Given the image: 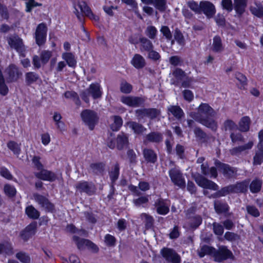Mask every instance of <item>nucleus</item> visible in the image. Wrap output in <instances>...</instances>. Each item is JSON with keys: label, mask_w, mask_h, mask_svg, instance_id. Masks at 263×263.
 <instances>
[{"label": "nucleus", "mask_w": 263, "mask_h": 263, "mask_svg": "<svg viewBox=\"0 0 263 263\" xmlns=\"http://www.w3.org/2000/svg\"><path fill=\"white\" fill-rule=\"evenodd\" d=\"M25 213L29 218L32 219H37L40 216L39 211L32 205L27 206Z\"/></svg>", "instance_id": "nucleus-33"}, {"label": "nucleus", "mask_w": 263, "mask_h": 263, "mask_svg": "<svg viewBox=\"0 0 263 263\" xmlns=\"http://www.w3.org/2000/svg\"><path fill=\"white\" fill-rule=\"evenodd\" d=\"M105 164L103 163H93L90 166L93 173L97 175L102 174L104 171Z\"/></svg>", "instance_id": "nucleus-39"}, {"label": "nucleus", "mask_w": 263, "mask_h": 263, "mask_svg": "<svg viewBox=\"0 0 263 263\" xmlns=\"http://www.w3.org/2000/svg\"><path fill=\"white\" fill-rule=\"evenodd\" d=\"M73 240L75 242L79 250H83L86 248L87 245H88L87 241H89L88 239L80 238L77 236H73Z\"/></svg>", "instance_id": "nucleus-40"}, {"label": "nucleus", "mask_w": 263, "mask_h": 263, "mask_svg": "<svg viewBox=\"0 0 263 263\" xmlns=\"http://www.w3.org/2000/svg\"><path fill=\"white\" fill-rule=\"evenodd\" d=\"M201 13L203 12L208 18L213 17L216 12L214 5L209 1H201Z\"/></svg>", "instance_id": "nucleus-16"}, {"label": "nucleus", "mask_w": 263, "mask_h": 263, "mask_svg": "<svg viewBox=\"0 0 263 263\" xmlns=\"http://www.w3.org/2000/svg\"><path fill=\"white\" fill-rule=\"evenodd\" d=\"M62 58L69 67L73 68L76 67L77 61L73 54L70 52H65L62 54Z\"/></svg>", "instance_id": "nucleus-29"}, {"label": "nucleus", "mask_w": 263, "mask_h": 263, "mask_svg": "<svg viewBox=\"0 0 263 263\" xmlns=\"http://www.w3.org/2000/svg\"><path fill=\"white\" fill-rule=\"evenodd\" d=\"M194 133L196 137L200 140H205L207 136L206 133L199 127L195 128Z\"/></svg>", "instance_id": "nucleus-58"}, {"label": "nucleus", "mask_w": 263, "mask_h": 263, "mask_svg": "<svg viewBox=\"0 0 263 263\" xmlns=\"http://www.w3.org/2000/svg\"><path fill=\"white\" fill-rule=\"evenodd\" d=\"M225 130H232L237 128V125L231 120H227L223 123Z\"/></svg>", "instance_id": "nucleus-59"}, {"label": "nucleus", "mask_w": 263, "mask_h": 263, "mask_svg": "<svg viewBox=\"0 0 263 263\" xmlns=\"http://www.w3.org/2000/svg\"><path fill=\"white\" fill-rule=\"evenodd\" d=\"M102 92L101 90V86L99 83L91 84L89 87L82 91L80 96L82 99L86 103L89 102V97L91 96L93 99H97L102 97Z\"/></svg>", "instance_id": "nucleus-2"}, {"label": "nucleus", "mask_w": 263, "mask_h": 263, "mask_svg": "<svg viewBox=\"0 0 263 263\" xmlns=\"http://www.w3.org/2000/svg\"><path fill=\"white\" fill-rule=\"evenodd\" d=\"M6 79H5L2 72H0V94L2 96L6 95L8 92V87L6 84Z\"/></svg>", "instance_id": "nucleus-38"}, {"label": "nucleus", "mask_w": 263, "mask_h": 263, "mask_svg": "<svg viewBox=\"0 0 263 263\" xmlns=\"http://www.w3.org/2000/svg\"><path fill=\"white\" fill-rule=\"evenodd\" d=\"M81 117L83 122L88 126L90 130L94 128L95 125L98 122V117L97 113L90 109H85L81 114Z\"/></svg>", "instance_id": "nucleus-4"}, {"label": "nucleus", "mask_w": 263, "mask_h": 263, "mask_svg": "<svg viewBox=\"0 0 263 263\" xmlns=\"http://www.w3.org/2000/svg\"><path fill=\"white\" fill-rule=\"evenodd\" d=\"M232 256L231 251L228 250L226 246H221L218 250L215 249L213 254L214 260L217 262H221L231 258Z\"/></svg>", "instance_id": "nucleus-9"}, {"label": "nucleus", "mask_w": 263, "mask_h": 263, "mask_svg": "<svg viewBox=\"0 0 263 263\" xmlns=\"http://www.w3.org/2000/svg\"><path fill=\"white\" fill-rule=\"evenodd\" d=\"M214 208L215 212L218 214L226 213L229 210L228 204L221 200H215L214 202Z\"/></svg>", "instance_id": "nucleus-24"}, {"label": "nucleus", "mask_w": 263, "mask_h": 263, "mask_svg": "<svg viewBox=\"0 0 263 263\" xmlns=\"http://www.w3.org/2000/svg\"><path fill=\"white\" fill-rule=\"evenodd\" d=\"M132 86L126 81L122 82L120 85V90L124 93H129L132 90Z\"/></svg>", "instance_id": "nucleus-56"}, {"label": "nucleus", "mask_w": 263, "mask_h": 263, "mask_svg": "<svg viewBox=\"0 0 263 263\" xmlns=\"http://www.w3.org/2000/svg\"><path fill=\"white\" fill-rule=\"evenodd\" d=\"M145 33L150 39L154 40L156 38L157 33V30L153 26H148L146 27Z\"/></svg>", "instance_id": "nucleus-45"}, {"label": "nucleus", "mask_w": 263, "mask_h": 263, "mask_svg": "<svg viewBox=\"0 0 263 263\" xmlns=\"http://www.w3.org/2000/svg\"><path fill=\"white\" fill-rule=\"evenodd\" d=\"M110 120L113 121V122L110 124V128L113 131L118 130L123 124L121 117L119 116H113L110 117Z\"/></svg>", "instance_id": "nucleus-32"}, {"label": "nucleus", "mask_w": 263, "mask_h": 263, "mask_svg": "<svg viewBox=\"0 0 263 263\" xmlns=\"http://www.w3.org/2000/svg\"><path fill=\"white\" fill-rule=\"evenodd\" d=\"M79 8L81 9L82 12H83L86 16L89 17L92 20L95 21H98L99 20V16L95 15L91 11L90 7L87 5V4L84 2H81L78 3Z\"/></svg>", "instance_id": "nucleus-19"}, {"label": "nucleus", "mask_w": 263, "mask_h": 263, "mask_svg": "<svg viewBox=\"0 0 263 263\" xmlns=\"http://www.w3.org/2000/svg\"><path fill=\"white\" fill-rule=\"evenodd\" d=\"M160 114V111L156 108H141L135 110V115L139 120L145 117L151 119L157 118Z\"/></svg>", "instance_id": "nucleus-5"}, {"label": "nucleus", "mask_w": 263, "mask_h": 263, "mask_svg": "<svg viewBox=\"0 0 263 263\" xmlns=\"http://www.w3.org/2000/svg\"><path fill=\"white\" fill-rule=\"evenodd\" d=\"M33 197L35 201L46 211L53 212L54 211V204L45 196L37 193H34Z\"/></svg>", "instance_id": "nucleus-7"}, {"label": "nucleus", "mask_w": 263, "mask_h": 263, "mask_svg": "<svg viewBox=\"0 0 263 263\" xmlns=\"http://www.w3.org/2000/svg\"><path fill=\"white\" fill-rule=\"evenodd\" d=\"M169 176L172 181L176 185L180 188H183L185 186V180L180 171L176 168H173L170 170Z\"/></svg>", "instance_id": "nucleus-11"}, {"label": "nucleus", "mask_w": 263, "mask_h": 263, "mask_svg": "<svg viewBox=\"0 0 263 263\" xmlns=\"http://www.w3.org/2000/svg\"><path fill=\"white\" fill-rule=\"evenodd\" d=\"M234 9L236 13L239 15L242 14L245 11L247 6V0H234Z\"/></svg>", "instance_id": "nucleus-31"}, {"label": "nucleus", "mask_w": 263, "mask_h": 263, "mask_svg": "<svg viewBox=\"0 0 263 263\" xmlns=\"http://www.w3.org/2000/svg\"><path fill=\"white\" fill-rule=\"evenodd\" d=\"M127 124L136 134L141 135L146 131V128L144 126L136 122H128Z\"/></svg>", "instance_id": "nucleus-27"}, {"label": "nucleus", "mask_w": 263, "mask_h": 263, "mask_svg": "<svg viewBox=\"0 0 263 263\" xmlns=\"http://www.w3.org/2000/svg\"><path fill=\"white\" fill-rule=\"evenodd\" d=\"M216 166L221 171L224 176L228 179L235 178L237 175V169L229 165L228 164L222 163L218 161L216 163Z\"/></svg>", "instance_id": "nucleus-13"}, {"label": "nucleus", "mask_w": 263, "mask_h": 263, "mask_svg": "<svg viewBox=\"0 0 263 263\" xmlns=\"http://www.w3.org/2000/svg\"><path fill=\"white\" fill-rule=\"evenodd\" d=\"M52 56V52L49 50H43L40 53V58L41 62L43 65L47 64L51 57Z\"/></svg>", "instance_id": "nucleus-49"}, {"label": "nucleus", "mask_w": 263, "mask_h": 263, "mask_svg": "<svg viewBox=\"0 0 263 263\" xmlns=\"http://www.w3.org/2000/svg\"><path fill=\"white\" fill-rule=\"evenodd\" d=\"M47 28L45 24H40L36 27L35 32V39L36 43L39 46L43 45L46 38Z\"/></svg>", "instance_id": "nucleus-12"}, {"label": "nucleus", "mask_w": 263, "mask_h": 263, "mask_svg": "<svg viewBox=\"0 0 263 263\" xmlns=\"http://www.w3.org/2000/svg\"><path fill=\"white\" fill-rule=\"evenodd\" d=\"M253 145V142L252 141H250L245 145L232 148L230 150V153L232 156H239L243 152L250 149L252 147Z\"/></svg>", "instance_id": "nucleus-22"}, {"label": "nucleus", "mask_w": 263, "mask_h": 263, "mask_svg": "<svg viewBox=\"0 0 263 263\" xmlns=\"http://www.w3.org/2000/svg\"><path fill=\"white\" fill-rule=\"evenodd\" d=\"M155 204L158 214L165 215L169 212V208L163 200L161 199H158Z\"/></svg>", "instance_id": "nucleus-26"}, {"label": "nucleus", "mask_w": 263, "mask_h": 263, "mask_svg": "<svg viewBox=\"0 0 263 263\" xmlns=\"http://www.w3.org/2000/svg\"><path fill=\"white\" fill-rule=\"evenodd\" d=\"M163 139V136L162 133L158 132H152L145 136L144 143L159 144L162 142Z\"/></svg>", "instance_id": "nucleus-18"}, {"label": "nucleus", "mask_w": 263, "mask_h": 263, "mask_svg": "<svg viewBox=\"0 0 263 263\" xmlns=\"http://www.w3.org/2000/svg\"><path fill=\"white\" fill-rule=\"evenodd\" d=\"M7 147L13 152L15 155H19L21 153L20 144L13 141H9L7 143Z\"/></svg>", "instance_id": "nucleus-41"}, {"label": "nucleus", "mask_w": 263, "mask_h": 263, "mask_svg": "<svg viewBox=\"0 0 263 263\" xmlns=\"http://www.w3.org/2000/svg\"><path fill=\"white\" fill-rule=\"evenodd\" d=\"M7 42L10 47L15 49L20 56L25 57L26 47L23 40L17 35L13 34L9 36L7 38Z\"/></svg>", "instance_id": "nucleus-3"}, {"label": "nucleus", "mask_w": 263, "mask_h": 263, "mask_svg": "<svg viewBox=\"0 0 263 263\" xmlns=\"http://www.w3.org/2000/svg\"><path fill=\"white\" fill-rule=\"evenodd\" d=\"M76 188L80 192L85 193L88 195L94 194L96 191V187L91 182H79L76 184Z\"/></svg>", "instance_id": "nucleus-14"}, {"label": "nucleus", "mask_w": 263, "mask_h": 263, "mask_svg": "<svg viewBox=\"0 0 263 263\" xmlns=\"http://www.w3.org/2000/svg\"><path fill=\"white\" fill-rule=\"evenodd\" d=\"M172 74L177 80H181L186 76L185 72L179 68H175Z\"/></svg>", "instance_id": "nucleus-54"}, {"label": "nucleus", "mask_w": 263, "mask_h": 263, "mask_svg": "<svg viewBox=\"0 0 263 263\" xmlns=\"http://www.w3.org/2000/svg\"><path fill=\"white\" fill-rule=\"evenodd\" d=\"M128 137L124 133L119 134L117 137V147L118 149L121 150L127 144Z\"/></svg>", "instance_id": "nucleus-30"}, {"label": "nucleus", "mask_w": 263, "mask_h": 263, "mask_svg": "<svg viewBox=\"0 0 263 263\" xmlns=\"http://www.w3.org/2000/svg\"><path fill=\"white\" fill-rule=\"evenodd\" d=\"M249 183V180H245L241 182H237L234 184L227 186L228 193H245L248 191Z\"/></svg>", "instance_id": "nucleus-10"}, {"label": "nucleus", "mask_w": 263, "mask_h": 263, "mask_svg": "<svg viewBox=\"0 0 263 263\" xmlns=\"http://www.w3.org/2000/svg\"><path fill=\"white\" fill-rule=\"evenodd\" d=\"M7 83L14 82L17 81L22 75L19 68L13 64H10L5 70Z\"/></svg>", "instance_id": "nucleus-6"}, {"label": "nucleus", "mask_w": 263, "mask_h": 263, "mask_svg": "<svg viewBox=\"0 0 263 263\" xmlns=\"http://www.w3.org/2000/svg\"><path fill=\"white\" fill-rule=\"evenodd\" d=\"M40 171V172L36 173L35 174L37 178L50 181H53L55 179L56 176L54 173L43 168Z\"/></svg>", "instance_id": "nucleus-21"}, {"label": "nucleus", "mask_w": 263, "mask_h": 263, "mask_svg": "<svg viewBox=\"0 0 263 263\" xmlns=\"http://www.w3.org/2000/svg\"><path fill=\"white\" fill-rule=\"evenodd\" d=\"M250 119L247 117H243L239 122V130L243 132L249 130L250 128Z\"/></svg>", "instance_id": "nucleus-36"}, {"label": "nucleus", "mask_w": 263, "mask_h": 263, "mask_svg": "<svg viewBox=\"0 0 263 263\" xmlns=\"http://www.w3.org/2000/svg\"><path fill=\"white\" fill-rule=\"evenodd\" d=\"M25 82L28 85L36 82L40 78L38 74L34 72H28L25 73Z\"/></svg>", "instance_id": "nucleus-34"}, {"label": "nucleus", "mask_w": 263, "mask_h": 263, "mask_svg": "<svg viewBox=\"0 0 263 263\" xmlns=\"http://www.w3.org/2000/svg\"><path fill=\"white\" fill-rule=\"evenodd\" d=\"M140 43V49L141 51H149L154 48L152 42L145 37H141L139 39Z\"/></svg>", "instance_id": "nucleus-25"}, {"label": "nucleus", "mask_w": 263, "mask_h": 263, "mask_svg": "<svg viewBox=\"0 0 263 263\" xmlns=\"http://www.w3.org/2000/svg\"><path fill=\"white\" fill-rule=\"evenodd\" d=\"M213 50L216 52H220L223 50V46L221 37L219 36H215L213 38Z\"/></svg>", "instance_id": "nucleus-35"}, {"label": "nucleus", "mask_w": 263, "mask_h": 263, "mask_svg": "<svg viewBox=\"0 0 263 263\" xmlns=\"http://www.w3.org/2000/svg\"><path fill=\"white\" fill-rule=\"evenodd\" d=\"M174 38L180 45L183 46L185 44L184 36L181 32L177 29L175 30Z\"/></svg>", "instance_id": "nucleus-52"}, {"label": "nucleus", "mask_w": 263, "mask_h": 263, "mask_svg": "<svg viewBox=\"0 0 263 263\" xmlns=\"http://www.w3.org/2000/svg\"><path fill=\"white\" fill-rule=\"evenodd\" d=\"M262 181L258 179L253 180L250 184V190L252 193H258L261 187Z\"/></svg>", "instance_id": "nucleus-37"}, {"label": "nucleus", "mask_w": 263, "mask_h": 263, "mask_svg": "<svg viewBox=\"0 0 263 263\" xmlns=\"http://www.w3.org/2000/svg\"><path fill=\"white\" fill-rule=\"evenodd\" d=\"M230 138L231 139L232 142L233 143H235L238 141L244 142V138L242 135L239 133H232L230 135Z\"/></svg>", "instance_id": "nucleus-63"}, {"label": "nucleus", "mask_w": 263, "mask_h": 263, "mask_svg": "<svg viewBox=\"0 0 263 263\" xmlns=\"http://www.w3.org/2000/svg\"><path fill=\"white\" fill-rule=\"evenodd\" d=\"M167 111L171 112L177 119H180L183 116L182 109L177 105H170L167 107Z\"/></svg>", "instance_id": "nucleus-28"}, {"label": "nucleus", "mask_w": 263, "mask_h": 263, "mask_svg": "<svg viewBox=\"0 0 263 263\" xmlns=\"http://www.w3.org/2000/svg\"><path fill=\"white\" fill-rule=\"evenodd\" d=\"M246 210L248 214L255 217H259L260 215L258 210L255 206L247 205Z\"/></svg>", "instance_id": "nucleus-55"}, {"label": "nucleus", "mask_w": 263, "mask_h": 263, "mask_svg": "<svg viewBox=\"0 0 263 263\" xmlns=\"http://www.w3.org/2000/svg\"><path fill=\"white\" fill-rule=\"evenodd\" d=\"M119 175V165L118 163H116L111 170V171L109 173V176L110 179L113 183L115 182L117 179L118 178Z\"/></svg>", "instance_id": "nucleus-48"}, {"label": "nucleus", "mask_w": 263, "mask_h": 263, "mask_svg": "<svg viewBox=\"0 0 263 263\" xmlns=\"http://www.w3.org/2000/svg\"><path fill=\"white\" fill-rule=\"evenodd\" d=\"M105 243L108 246H114L116 239L115 237L110 234H107L105 236Z\"/></svg>", "instance_id": "nucleus-64"}, {"label": "nucleus", "mask_w": 263, "mask_h": 263, "mask_svg": "<svg viewBox=\"0 0 263 263\" xmlns=\"http://www.w3.org/2000/svg\"><path fill=\"white\" fill-rule=\"evenodd\" d=\"M160 253L168 263H180L181 262L180 256L172 249L164 248L161 249Z\"/></svg>", "instance_id": "nucleus-8"}, {"label": "nucleus", "mask_w": 263, "mask_h": 263, "mask_svg": "<svg viewBox=\"0 0 263 263\" xmlns=\"http://www.w3.org/2000/svg\"><path fill=\"white\" fill-rule=\"evenodd\" d=\"M202 222V218L200 216H195L191 219L190 226L192 228L196 229Z\"/></svg>", "instance_id": "nucleus-60"}, {"label": "nucleus", "mask_w": 263, "mask_h": 263, "mask_svg": "<svg viewBox=\"0 0 263 263\" xmlns=\"http://www.w3.org/2000/svg\"><path fill=\"white\" fill-rule=\"evenodd\" d=\"M140 217L144 220L145 227L147 229L151 228L153 226L154 219L151 216L145 213H142L140 215Z\"/></svg>", "instance_id": "nucleus-42"}, {"label": "nucleus", "mask_w": 263, "mask_h": 263, "mask_svg": "<svg viewBox=\"0 0 263 263\" xmlns=\"http://www.w3.org/2000/svg\"><path fill=\"white\" fill-rule=\"evenodd\" d=\"M152 4L161 12H163L166 8V0H153Z\"/></svg>", "instance_id": "nucleus-44"}, {"label": "nucleus", "mask_w": 263, "mask_h": 263, "mask_svg": "<svg viewBox=\"0 0 263 263\" xmlns=\"http://www.w3.org/2000/svg\"><path fill=\"white\" fill-rule=\"evenodd\" d=\"M16 257L22 263H30V257L29 255L25 252H20L16 254Z\"/></svg>", "instance_id": "nucleus-51"}, {"label": "nucleus", "mask_w": 263, "mask_h": 263, "mask_svg": "<svg viewBox=\"0 0 263 263\" xmlns=\"http://www.w3.org/2000/svg\"><path fill=\"white\" fill-rule=\"evenodd\" d=\"M143 157L147 163L154 164L157 160V155L155 152L151 148H146L143 150Z\"/></svg>", "instance_id": "nucleus-20"}, {"label": "nucleus", "mask_w": 263, "mask_h": 263, "mask_svg": "<svg viewBox=\"0 0 263 263\" xmlns=\"http://www.w3.org/2000/svg\"><path fill=\"white\" fill-rule=\"evenodd\" d=\"M263 160V153L259 152L256 153L253 158V165H260Z\"/></svg>", "instance_id": "nucleus-61"}, {"label": "nucleus", "mask_w": 263, "mask_h": 263, "mask_svg": "<svg viewBox=\"0 0 263 263\" xmlns=\"http://www.w3.org/2000/svg\"><path fill=\"white\" fill-rule=\"evenodd\" d=\"M187 6L195 13L201 14V4L194 1H189L187 3Z\"/></svg>", "instance_id": "nucleus-50"}, {"label": "nucleus", "mask_w": 263, "mask_h": 263, "mask_svg": "<svg viewBox=\"0 0 263 263\" xmlns=\"http://www.w3.org/2000/svg\"><path fill=\"white\" fill-rule=\"evenodd\" d=\"M160 31L162 33L163 35L167 40L172 39V34L170 28L166 26H162L161 27Z\"/></svg>", "instance_id": "nucleus-53"}, {"label": "nucleus", "mask_w": 263, "mask_h": 263, "mask_svg": "<svg viewBox=\"0 0 263 263\" xmlns=\"http://www.w3.org/2000/svg\"><path fill=\"white\" fill-rule=\"evenodd\" d=\"M198 112L192 111L189 116L197 122L210 128L213 131H216L218 128L217 122L211 118L216 115V111L209 104L201 103L198 107Z\"/></svg>", "instance_id": "nucleus-1"}, {"label": "nucleus", "mask_w": 263, "mask_h": 263, "mask_svg": "<svg viewBox=\"0 0 263 263\" xmlns=\"http://www.w3.org/2000/svg\"><path fill=\"white\" fill-rule=\"evenodd\" d=\"M215 248L206 245L201 247L200 251H198V255L200 257H203L205 255L209 254L213 256Z\"/></svg>", "instance_id": "nucleus-43"}, {"label": "nucleus", "mask_w": 263, "mask_h": 263, "mask_svg": "<svg viewBox=\"0 0 263 263\" xmlns=\"http://www.w3.org/2000/svg\"><path fill=\"white\" fill-rule=\"evenodd\" d=\"M213 231L215 234L217 235H222L223 233L224 229L222 225L219 223L214 222L213 224Z\"/></svg>", "instance_id": "nucleus-62"}, {"label": "nucleus", "mask_w": 263, "mask_h": 263, "mask_svg": "<svg viewBox=\"0 0 263 263\" xmlns=\"http://www.w3.org/2000/svg\"><path fill=\"white\" fill-rule=\"evenodd\" d=\"M4 191L5 194L9 197H13L15 196L16 191L15 187L9 184H5L4 187Z\"/></svg>", "instance_id": "nucleus-47"}, {"label": "nucleus", "mask_w": 263, "mask_h": 263, "mask_svg": "<svg viewBox=\"0 0 263 263\" xmlns=\"http://www.w3.org/2000/svg\"><path fill=\"white\" fill-rule=\"evenodd\" d=\"M121 101L130 107H137L144 103V99L138 97L122 96Z\"/></svg>", "instance_id": "nucleus-15"}, {"label": "nucleus", "mask_w": 263, "mask_h": 263, "mask_svg": "<svg viewBox=\"0 0 263 263\" xmlns=\"http://www.w3.org/2000/svg\"><path fill=\"white\" fill-rule=\"evenodd\" d=\"M250 11L255 16L261 17L263 16V6L260 5H255L250 8Z\"/></svg>", "instance_id": "nucleus-46"}, {"label": "nucleus", "mask_w": 263, "mask_h": 263, "mask_svg": "<svg viewBox=\"0 0 263 263\" xmlns=\"http://www.w3.org/2000/svg\"><path fill=\"white\" fill-rule=\"evenodd\" d=\"M198 185L204 189L213 191H218V186L213 181L210 180L203 176H199L196 179Z\"/></svg>", "instance_id": "nucleus-17"}, {"label": "nucleus", "mask_w": 263, "mask_h": 263, "mask_svg": "<svg viewBox=\"0 0 263 263\" xmlns=\"http://www.w3.org/2000/svg\"><path fill=\"white\" fill-rule=\"evenodd\" d=\"M131 64L137 69H142L145 66L146 61L140 54H135L131 60Z\"/></svg>", "instance_id": "nucleus-23"}, {"label": "nucleus", "mask_w": 263, "mask_h": 263, "mask_svg": "<svg viewBox=\"0 0 263 263\" xmlns=\"http://www.w3.org/2000/svg\"><path fill=\"white\" fill-rule=\"evenodd\" d=\"M229 194L227 186L222 188L221 190L218 191L217 192L214 193L209 196L210 198H216L221 196H224Z\"/></svg>", "instance_id": "nucleus-57"}]
</instances>
